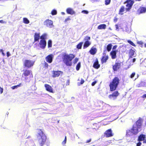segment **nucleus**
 <instances>
[{
    "label": "nucleus",
    "mask_w": 146,
    "mask_h": 146,
    "mask_svg": "<svg viewBox=\"0 0 146 146\" xmlns=\"http://www.w3.org/2000/svg\"><path fill=\"white\" fill-rule=\"evenodd\" d=\"M97 82L96 81L93 82L91 84L92 86H94L95 85V84L97 83Z\"/></svg>",
    "instance_id": "obj_44"
},
{
    "label": "nucleus",
    "mask_w": 146,
    "mask_h": 146,
    "mask_svg": "<svg viewBox=\"0 0 146 146\" xmlns=\"http://www.w3.org/2000/svg\"><path fill=\"white\" fill-rule=\"evenodd\" d=\"M70 20V18L69 17H68L67 19H65V20H64V21L65 22H66L67 21H69Z\"/></svg>",
    "instance_id": "obj_49"
},
{
    "label": "nucleus",
    "mask_w": 146,
    "mask_h": 146,
    "mask_svg": "<svg viewBox=\"0 0 146 146\" xmlns=\"http://www.w3.org/2000/svg\"><path fill=\"white\" fill-rule=\"evenodd\" d=\"M112 45L111 44H108L107 46L106 49L108 52L110 51L112 48Z\"/></svg>",
    "instance_id": "obj_29"
},
{
    "label": "nucleus",
    "mask_w": 146,
    "mask_h": 146,
    "mask_svg": "<svg viewBox=\"0 0 146 146\" xmlns=\"http://www.w3.org/2000/svg\"><path fill=\"white\" fill-rule=\"evenodd\" d=\"M113 135V134L111 129L107 130L104 133V136L106 137H111Z\"/></svg>",
    "instance_id": "obj_11"
},
{
    "label": "nucleus",
    "mask_w": 146,
    "mask_h": 146,
    "mask_svg": "<svg viewBox=\"0 0 146 146\" xmlns=\"http://www.w3.org/2000/svg\"><path fill=\"white\" fill-rule=\"evenodd\" d=\"M135 74V72H133L130 75V77L131 78H133Z\"/></svg>",
    "instance_id": "obj_40"
},
{
    "label": "nucleus",
    "mask_w": 146,
    "mask_h": 146,
    "mask_svg": "<svg viewBox=\"0 0 146 146\" xmlns=\"http://www.w3.org/2000/svg\"><path fill=\"white\" fill-rule=\"evenodd\" d=\"M44 86L46 91L51 93H54V91L52 88L49 85L46 84H44Z\"/></svg>",
    "instance_id": "obj_14"
},
{
    "label": "nucleus",
    "mask_w": 146,
    "mask_h": 146,
    "mask_svg": "<svg viewBox=\"0 0 146 146\" xmlns=\"http://www.w3.org/2000/svg\"><path fill=\"white\" fill-rule=\"evenodd\" d=\"M146 137V136L144 134H140L138 137V141H144Z\"/></svg>",
    "instance_id": "obj_24"
},
{
    "label": "nucleus",
    "mask_w": 146,
    "mask_h": 146,
    "mask_svg": "<svg viewBox=\"0 0 146 146\" xmlns=\"http://www.w3.org/2000/svg\"><path fill=\"white\" fill-rule=\"evenodd\" d=\"M57 13L55 9H53L51 12V14L52 15H55Z\"/></svg>",
    "instance_id": "obj_34"
},
{
    "label": "nucleus",
    "mask_w": 146,
    "mask_h": 146,
    "mask_svg": "<svg viewBox=\"0 0 146 146\" xmlns=\"http://www.w3.org/2000/svg\"><path fill=\"white\" fill-rule=\"evenodd\" d=\"M44 25L50 28L54 26L53 21L49 19H46L44 22Z\"/></svg>",
    "instance_id": "obj_10"
},
{
    "label": "nucleus",
    "mask_w": 146,
    "mask_h": 146,
    "mask_svg": "<svg viewBox=\"0 0 146 146\" xmlns=\"http://www.w3.org/2000/svg\"><path fill=\"white\" fill-rule=\"evenodd\" d=\"M110 2L111 0H105V4L106 5H108L110 4Z\"/></svg>",
    "instance_id": "obj_37"
},
{
    "label": "nucleus",
    "mask_w": 146,
    "mask_h": 146,
    "mask_svg": "<svg viewBox=\"0 0 146 146\" xmlns=\"http://www.w3.org/2000/svg\"><path fill=\"white\" fill-rule=\"evenodd\" d=\"M66 136L65 137V139L63 141L62 143L63 144H65L66 143Z\"/></svg>",
    "instance_id": "obj_45"
},
{
    "label": "nucleus",
    "mask_w": 146,
    "mask_h": 146,
    "mask_svg": "<svg viewBox=\"0 0 146 146\" xmlns=\"http://www.w3.org/2000/svg\"><path fill=\"white\" fill-rule=\"evenodd\" d=\"M141 145V143L140 142H138L136 145V146H140Z\"/></svg>",
    "instance_id": "obj_48"
},
{
    "label": "nucleus",
    "mask_w": 146,
    "mask_h": 146,
    "mask_svg": "<svg viewBox=\"0 0 146 146\" xmlns=\"http://www.w3.org/2000/svg\"><path fill=\"white\" fill-rule=\"evenodd\" d=\"M62 13L63 14H64L65 13Z\"/></svg>",
    "instance_id": "obj_61"
},
{
    "label": "nucleus",
    "mask_w": 146,
    "mask_h": 146,
    "mask_svg": "<svg viewBox=\"0 0 146 146\" xmlns=\"http://www.w3.org/2000/svg\"><path fill=\"white\" fill-rule=\"evenodd\" d=\"M52 77L53 78H56L58 77L60 74H63V72L60 71H54L53 70L52 72Z\"/></svg>",
    "instance_id": "obj_13"
},
{
    "label": "nucleus",
    "mask_w": 146,
    "mask_h": 146,
    "mask_svg": "<svg viewBox=\"0 0 146 146\" xmlns=\"http://www.w3.org/2000/svg\"><path fill=\"white\" fill-rule=\"evenodd\" d=\"M120 80L117 77H114L109 84L110 90L111 91L115 90L119 83Z\"/></svg>",
    "instance_id": "obj_4"
},
{
    "label": "nucleus",
    "mask_w": 146,
    "mask_h": 146,
    "mask_svg": "<svg viewBox=\"0 0 146 146\" xmlns=\"http://www.w3.org/2000/svg\"><path fill=\"white\" fill-rule=\"evenodd\" d=\"M3 88H1L0 86V94H1L3 93Z\"/></svg>",
    "instance_id": "obj_47"
},
{
    "label": "nucleus",
    "mask_w": 146,
    "mask_h": 146,
    "mask_svg": "<svg viewBox=\"0 0 146 146\" xmlns=\"http://www.w3.org/2000/svg\"><path fill=\"white\" fill-rule=\"evenodd\" d=\"M100 65L99 64L97 58L96 59L95 62L94 63L93 67L96 68L98 69L100 68Z\"/></svg>",
    "instance_id": "obj_18"
},
{
    "label": "nucleus",
    "mask_w": 146,
    "mask_h": 146,
    "mask_svg": "<svg viewBox=\"0 0 146 146\" xmlns=\"http://www.w3.org/2000/svg\"><path fill=\"white\" fill-rule=\"evenodd\" d=\"M7 57H9V56H10V54L9 53V52H7Z\"/></svg>",
    "instance_id": "obj_51"
},
{
    "label": "nucleus",
    "mask_w": 146,
    "mask_h": 146,
    "mask_svg": "<svg viewBox=\"0 0 146 146\" xmlns=\"http://www.w3.org/2000/svg\"><path fill=\"white\" fill-rule=\"evenodd\" d=\"M34 63L35 61L25 60L24 62L23 65L25 67L29 68L33 66Z\"/></svg>",
    "instance_id": "obj_9"
},
{
    "label": "nucleus",
    "mask_w": 146,
    "mask_h": 146,
    "mask_svg": "<svg viewBox=\"0 0 146 146\" xmlns=\"http://www.w3.org/2000/svg\"><path fill=\"white\" fill-rule=\"evenodd\" d=\"M117 51L116 50H112L111 52L110 55L112 59H115L116 58V54Z\"/></svg>",
    "instance_id": "obj_17"
},
{
    "label": "nucleus",
    "mask_w": 146,
    "mask_h": 146,
    "mask_svg": "<svg viewBox=\"0 0 146 146\" xmlns=\"http://www.w3.org/2000/svg\"><path fill=\"white\" fill-rule=\"evenodd\" d=\"M144 46L146 48V43L145 44Z\"/></svg>",
    "instance_id": "obj_60"
},
{
    "label": "nucleus",
    "mask_w": 146,
    "mask_h": 146,
    "mask_svg": "<svg viewBox=\"0 0 146 146\" xmlns=\"http://www.w3.org/2000/svg\"><path fill=\"white\" fill-rule=\"evenodd\" d=\"M122 62L120 60L117 61L116 60L114 64L112 65V69L114 71H117L120 69Z\"/></svg>",
    "instance_id": "obj_6"
},
{
    "label": "nucleus",
    "mask_w": 146,
    "mask_h": 146,
    "mask_svg": "<svg viewBox=\"0 0 146 146\" xmlns=\"http://www.w3.org/2000/svg\"><path fill=\"white\" fill-rule=\"evenodd\" d=\"M136 60V59L135 58H133L132 59V62H134Z\"/></svg>",
    "instance_id": "obj_58"
},
{
    "label": "nucleus",
    "mask_w": 146,
    "mask_h": 146,
    "mask_svg": "<svg viewBox=\"0 0 146 146\" xmlns=\"http://www.w3.org/2000/svg\"><path fill=\"white\" fill-rule=\"evenodd\" d=\"M84 82V80L83 79H81V80L80 82V85L83 84Z\"/></svg>",
    "instance_id": "obj_43"
},
{
    "label": "nucleus",
    "mask_w": 146,
    "mask_h": 146,
    "mask_svg": "<svg viewBox=\"0 0 146 146\" xmlns=\"http://www.w3.org/2000/svg\"><path fill=\"white\" fill-rule=\"evenodd\" d=\"M106 28V25L105 24H101L97 27V29H105Z\"/></svg>",
    "instance_id": "obj_27"
},
{
    "label": "nucleus",
    "mask_w": 146,
    "mask_h": 146,
    "mask_svg": "<svg viewBox=\"0 0 146 146\" xmlns=\"http://www.w3.org/2000/svg\"><path fill=\"white\" fill-rule=\"evenodd\" d=\"M135 52V51L134 50L132 49H130L129 52V58H132Z\"/></svg>",
    "instance_id": "obj_25"
},
{
    "label": "nucleus",
    "mask_w": 146,
    "mask_h": 146,
    "mask_svg": "<svg viewBox=\"0 0 146 146\" xmlns=\"http://www.w3.org/2000/svg\"><path fill=\"white\" fill-rule=\"evenodd\" d=\"M146 12V8L145 7H142L139 8L137 10V12L139 14L145 13Z\"/></svg>",
    "instance_id": "obj_20"
},
{
    "label": "nucleus",
    "mask_w": 146,
    "mask_h": 146,
    "mask_svg": "<svg viewBox=\"0 0 146 146\" xmlns=\"http://www.w3.org/2000/svg\"><path fill=\"white\" fill-rule=\"evenodd\" d=\"M0 23H5L6 22L5 21H4L3 20H0Z\"/></svg>",
    "instance_id": "obj_54"
},
{
    "label": "nucleus",
    "mask_w": 146,
    "mask_h": 146,
    "mask_svg": "<svg viewBox=\"0 0 146 146\" xmlns=\"http://www.w3.org/2000/svg\"><path fill=\"white\" fill-rule=\"evenodd\" d=\"M143 121L142 119L139 117L138 119L133 125L131 129L127 130L126 135L129 137L131 133L134 135H137L141 130Z\"/></svg>",
    "instance_id": "obj_1"
},
{
    "label": "nucleus",
    "mask_w": 146,
    "mask_h": 146,
    "mask_svg": "<svg viewBox=\"0 0 146 146\" xmlns=\"http://www.w3.org/2000/svg\"><path fill=\"white\" fill-rule=\"evenodd\" d=\"M134 3V1L132 0H127L124 2V3H127L125 8V11L126 12L130 11Z\"/></svg>",
    "instance_id": "obj_7"
},
{
    "label": "nucleus",
    "mask_w": 146,
    "mask_h": 146,
    "mask_svg": "<svg viewBox=\"0 0 146 146\" xmlns=\"http://www.w3.org/2000/svg\"><path fill=\"white\" fill-rule=\"evenodd\" d=\"M53 56L52 54H50L48 55L45 58L46 61L48 63H50L52 61Z\"/></svg>",
    "instance_id": "obj_16"
},
{
    "label": "nucleus",
    "mask_w": 146,
    "mask_h": 146,
    "mask_svg": "<svg viewBox=\"0 0 146 146\" xmlns=\"http://www.w3.org/2000/svg\"><path fill=\"white\" fill-rule=\"evenodd\" d=\"M117 45H115L113 46V50L115 49L117 47Z\"/></svg>",
    "instance_id": "obj_53"
},
{
    "label": "nucleus",
    "mask_w": 146,
    "mask_h": 146,
    "mask_svg": "<svg viewBox=\"0 0 146 146\" xmlns=\"http://www.w3.org/2000/svg\"><path fill=\"white\" fill-rule=\"evenodd\" d=\"M82 12L85 14H88V11L86 10H83L82 11Z\"/></svg>",
    "instance_id": "obj_46"
},
{
    "label": "nucleus",
    "mask_w": 146,
    "mask_h": 146,
    "mask_svg": "<svg viewBox=\"0 0 146 146\" xmlns=\"http://www.w3.org/2000/svg\"><path fill=\"white\" fill-rule=\"evenodd\" d=\"M38 133L37 137L38 142L40 146H43L45 144L47 139V137L40 129H37Z\"/></svg>",
    "instance_id": "obj_2"
},
{
    "label": "nucleus",
    "mask_w": 146,
    "mask_h": 146,
    "mask_svg": "<svg viewBox=\"0 0 146 146\" xmlns=\"http://www.w3.org/2000/svg\"><path fill=\"white\" fill-rule=\"evenodd\" d=\"M48 64L46 62H44V67L45 69H47L48 68Z\"/></svg>",
    "instance_id": "obj_38"
},
{
    "label": "nucleus",
    "mask_w": 146,
    "mask_h": 146,
    "mask_svg": "<svg viewBox=\"0 0 146 146\" xmlns=\"http://www.w3.org/2000/svg\"><path fill=\"white\" fill-rule=\"evenodd\" d=\"M78 58H75L74 61H73V63L74 64H76L77 62L78 61Z\"/></svg>",
    "instance_id": "obj_39"
},
{
    "label": "nucleus",
    "mask_w": 146,
    "mask_h": 146,
    "mask_svg": "<svg viewBox=\"0 0 146 146\" xmlns=\"http://www.w3.org/2000/svg\"><path fill=\"white\" fill-rule=\"evenodd\" d=\"M23 22L25 24H28L29 23V21L27 18L24 17L23 18Z\"/></svg>",
    "instance_id": "obj_31"
},
{
    "label": "nucleus",
    "mask_w": 146,
    "mask_h": 146,
    "mask_svg": "<svg viewBox=\"0 0 146 146\" xmlns=\"http://www.w3.org/2000/svg\"><path fill=\"white\" fill-rule=\"evenodd\" d=\"M119 95L118 92L116 91L113 92L112 94L110 95L108 97L111 100H115L116 99Z\"/></svg>",
    "instance_id": "obj_12"
},
{
    "label": "nucleus",
    "mask_w": 146,
    "mask_h": 146,
    "mask_svg": "<svg viewBox=\"0 0 146 146\" xmlns=\"http://www.w3.org/2000/svg\"><path fill=\"white\" fill-rule=\"evenodd\" d=\"M108 59V55H105V56H102L101 59L102 63L103 64L104 63H106Z\"/></svg>",
    "instance_id": "obj_22"
},
{
    "label": "nucleus",
    "mask_w": 146,
    "mask_h": 146,
    "mask_svg": "<svg viewBox=\"0 0 146 146\" xmlns=\"http://www.w3.org/2000/svg\"><path fill=\"white\" fill-rule=\"evenodd\" d=\"M143 143H146V140H144V141H143Z\"/></svg>",
    "instance_id": "obj_59"
},
{
    "label": "nucleus",
    "mask_w": 146,
    "mask_h": 146,
    "mask_svg": "<svg viewBox=\"0 0 146 146\" xmlns=\"http://www.w3.org/2000/svg\"><path fill=\"white\" fill-rule=\"evenodd\" d=\"M91 139H90L89 140H87V141H86V143H88L90 142L91 141Z\"/></svg>",
    "instance_id": "obj_55"
},
{
    "label": "nucleus",
    "mask_w": 146,
    "mask_h": 146,
    "mask_svg": "<svg viewBox=\"0 0 146 146\" xmlns=\"http://www.w3.org/2000/svg\"><path fill=\"white\" fill-rule=\"evenodd\" d=\"M97 51V49L96 48L92 47L90 50L89 52L91 54L94 55L96 53Z\"/></svg>",
    "instance_id": "obj_21"
},
{
    "label": "nucleus",
    "mask_w": 146,
    "mask_h": 146,
    "mask_svg": "<svg viewBox=\"0 0 146 146\" xmlns=\"http://www.w3.org/2000/svg\"><path fill=\"white\" fill-rule=\"evenodd\" d=\"M39 44L41 48L44 49L46 46V42L45 40H40Z\"/></svg>",
    "instance_id": "obj_15"
},
{
    "label": "nucleus",
    "mask_w": 146,
    "mask_h": 146,
    "mask_svg": "<svg viewBox=\"0 0 146 146\" xmlns=\"http://www.w3.org/2000/svg\"><path fill=\"white\" fill-rule=\"evenodd\" d=\"M48 47L50 48L52 46V41L51 40H49L48 42Z\"/></svg>",
    "instance_id": "obj_32"
},
{
    "label": "nucleus",
    "mask_w": 146,
    "mask_h": 146,
    "mask_svg": "<svg viewBox=\"0 0 146 146\" xmlns=\"http://www.w3.org/2000/svg\"><path fill=\"white\" fill-rule=\"evenodd\" d=\"M70 83V80H67L66 85H69Z\"/></svg>",
    "instance_id": "obj_50"
},
{
    "label": "nucleus",
    "mask_w": 146,
    "mask_h": 146,
    "mask_svg": "<svg viewBox=\"0 0 146 146\" xmlns=\"http://www.w3.org/2000/svg\"><path fill=\"white\" fill-rule=\"evenodd\" d=\"M23 72L22 75V78L24 80L27 81L33 78L32 72L31 70L25 69L23 70Z\"/></svg>",
    "instance_id": "obj_5"
},
{
    "label": "nucleus",
    "mask_w": 146,
    "mask_h": 146,
    "mask_svg": "<svg viewBox=\"0 0 146 146\" xmlns=\"http://www.w3.org/2000/svg\"><path fill=\"white\" fill-rule=\"evenodd\" d=\"M125 10V8L124 6L123 5L121 6L119 9V15H122L123 14V12Z\"/></svg>",
    "instance_id": "obj_23"
},
{
    "label": "nucleus",
    "mask_w": 146,
    "mask_h": 146,
    "mask_svg": "<svg viewBox=\"0 0 146 146\" xmlns=\"http://www.w3.org/2000/svg\"><path fill=\"white\" fill-rule=\"evenodd\" d=\"M90 37L89 36L85 37L84 40L85 41L83 45V48L85 49L89 46L91 44V42L90 41Z\"/></svg>",
    "instance_id": "obj_8"
},
{
    "label": "nucleus",
    "mask_w": 146,
    "mask_h": 146,
    "mask_svg": "<svg viewBox=\"0 0 146 146\" xmlns=\"http://www.w3.org/2000/svg\"><path fill=\"white\" fill-rule=\"evenodd\" d=\"M81 66V63L80 62H79L77 64V65L76 67V69L78 71V70Z\"/></svg>",
    "instance_id": "obj_33"
},
{
    "label": "nucleus",
    "mask_w": 146,
    "mask_h": 146,
    "mask_svg": "<svg viewBox=\"0 0 146 146\" xmlns=\"http://www.w3.org/2000/svg\"><path fill=\"white\" fill-rule=\"evenodd\" d=\"M66 12L67 13L71 15H73L75 13L74 11L72 9L70 8H68L66 9Z\"/></svg>",
    "instance_id": "obj_26"
},
{
    "label": "nucleus",
    "mask_w": 146,
    "mask_h": 146,
    "mask_svg": "<svg viewBox=\"0 0 146 146\" xmlns=\"http://www.w3.org/2000/svg\"><path fill=\"white\" fill-rule=\"evenodd\" d=\"M1 52L3 56H5V54L3 52V50L2 49H0V52Z\"/></svg>",
    "instance_id": "obj_41"
},
{
    "label": "nucleus",
    "mask_w": 146,
    "mask_h": 146,
    "mask_svg": "<svg viewBox=\"0 0 146 146\" xmlns=\"http://www.w3.org/2000/svg\"><path fill=\"white\" fill-rule=\"evenodd\" d=\"M127 42L128 43L130 44H131V45L135 47L136 46L135 45L133 42L132 41H131L130 40H128L127 41Z\"/></svg>",
    "instance_id": "obj_36"
},
{
    "label": "nucleus",
    "mask_w": 146,
    "mask_h": 146,
    "mask_svg": "<svg viewBox=\"0 0 146 146\" xmlns=\"http://www.w3.org/2000/svg\"><path fill=\"white\" fill-rule=\"evenodd\" d=\"M83 44V42H79L76 46V48L78 49H81L82 48V46Z\"/></svg>",
    "instance_id": "obj_28"
},
{
    "label": "nucleus",
    "mask_w": 146,
    "mask_h": 146,
    "mask_svg": "<svg viewBox=\"0 0 146 146\" xmlns=\"http://www.w3.org/2000/svg\"><path fill=\"white\" fill-rule=\"evenodd\" d=\"M94 146V145H93V146Z\"/></svg>",
    "instance_id": "obj_63"
},
{
    "label": "nucleus",
    "mask_w": 146,
    "mask_h": 146,
    "mask_svg": "<svg viewBox=\"0 0 146 146\" xmlns=\"http://www.w3.org/2000/svg\"><path fill=\"white\" fill-rule=\"evenodd\" d=\"M47 34L46 33L43 34L40 37L41 40H45L46 38Z\"/></svg>",
    "instance_id": "obj_30"
},
{
    "label": "nucleus",
    "mask_w": 146,
    "mask_h": 146,
    "mask_svg": "<svg viewBox=\"0 0 146 146\" xmlns=\"http://www.w3.org/2000/svg\"><path fill=\"white\" fill-rule=\"evenodd\" d=\"M117 18L115 17L114 19V20H113L115 22H116L117 21Z\"/></svg>",
    "instance_id": "obj_56"
},
{
    "label": "nucleus",
    "mask_w": 146,
    "mask_h": 146,
    "mask_svg": "<svg viewBox=\"0 0 146 146\" xmlns=\"http://www.w3.org/2000/svg\"><path fill=\"white\" fill-rule=\"evenodd\" d=\"M21 84V83H20L19 84V85H15V86H13L12 87H11V88L13 89V90H14L15 88H17L18 87H20V85Z\"/></svg>",
    "instance_id": "obj_35"
},
{
    "label": "nucleus",
    "mask_w": 146,
    "mask_h": 146,
    "mask_svg": "<svg viewBox=\"0 0 146 146\" xmlns=\"http://www.w3.org/2000/svg\"><path fill=\"white\" fill-rule=\"evenodd\" d=\"M34 36V42L38 41L40 37V33H35Z\"/></svg>",
    "instance_id": "obj_19"
},
{
    "label": "nucleus",
    "mask_w": 146,
    "mask_h": 146,
    "mask_svg": "<svg viewBox=\"0 0 146 146\" xmlns=\"http://www.w3.org/2000/svg\"><path fill=\"white\" fill-rule=\"evenodd\" d=\"M137 44L141 45H142L143 44V42L141 41H137Z\"/></svg>",
    "instance_id": "obj_42"
},
{
    "label": "nucleus",
    "mask_w": 146,
    "mask_h": 146,
    "mask_svg": "<svg viewBox=\"0 0 146 146\" xmlns=\"http://www.w3.org/2000/svg\"><path fill=\"white\" fill-rule=\"evenodd\" d=\"M75 57V55L72 54L64 53L62 56V60L67 66H70L72 65V61Z\"/></svg>",
    "instance_id": "obj_3"
},
{
    "label": "nucleus",
    "mask_w": 146,
    "mask_h": 146,
    "mask_svg": "<svg viewBox=\"0 0 146 146\" xmlns=\"http://www.w3.org/2000/svg\"><path fill=\"white\" fill-rule=\"evenodd\" d=\"M106 51V50H104V52H105V51Z\"/></svg>",
    "instance_id": "obj_62"
},
{
    "label": "nucleus",
    "mask_w": 146,
    "mask_h": 146,
    "mask_svg": "<svg viewBox=\"0 0 146 146\" xmlns=\"http://www.w3.org/2000/svg\"><path fill=\"white\" fill-rule=\"evenodd\" d=\"M115 27L116 28V29L117 30L119 29V27L118 25L116 24L115 25Z\"/></svg>",
    "instance_id": "obj_57"
},
{
    "label": "nucleus",
    "mask_w": 146,
    "mask_h": 146,
    "mask_svg": "<svg viewBox=\"0 0 146 146\" xmlns=\"http://www.w3.org/2000/svg\"><path fill=\"white\" fill-rule=\"evenodd\" d=\"M142 98H146V94H143L142 96Z\"/></svg>",
    "instance_id": "obj_52"
}]
</instances>
